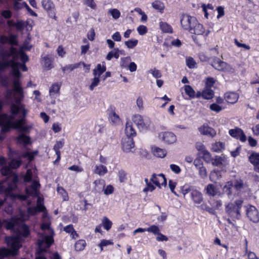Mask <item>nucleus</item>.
Wrapping results in <instances>:
<instances>
[{
  "label": "nucleus",
  "mask_w": 259,
  "mask_h": 259,
  "mask_svg": "<svg viewBox=\"0 0 259 259\" xmlns=\"http://www.w3.org/2000/svg\"><path fill=\"white\" fill-rule=\"evenodd\" d=\"M24 219L21 215L15 216L11 219L3 221V225L7 230L15 233V236H7L5 242L10 249L6 247L0 248V259L9 255L16 256L18 254L19 249L21 247L20 237H27L30 233L28 226L24 224Z\"/></svg>",
  "instance_id": "1"
},
{
  "label": "nucleus",
  "mask_w": 259,
  "mask_h": 259,
  "mask_svg": "<svg viewBox=\"0 0 259 259\" xmlns=\"http://www.w3.org/2000/svg\"><path fill=\"white\" fill-rule=\"evenodd\" d=\"M28 61V57L25 53L12 47L1 52L0 71H4L11 66L13 75L19 78L21 75L19 69L21 68L23 71H27V68L24 63Z\"/></svg>",
  "instance_id": "2"
},
{
  "label": "nucleus",
  "mask_w": 259,
  "mask_h": 259,
  "mask_svg": "<svg viewBox=\"0 0 259 259\" xmlns=\"http://www.w3.org/2000/svg\"><path fill=\"white\" fill-rule=\"evenodd\" d=\"M17 180V177L13 176L0 183V192L6 194V197L4 200L0 199V207L4 204L6 198L8 197H11L13 199L15 198H18L21 200L26 199L27 197L25 195L14 194L13 193V191L16 188Z\"/></svg>",
  "instance_id": "3"
},
{
  "label": "nucleus",
  "mask_w": 259,
  "mask_h": 259,
  "mask_svg": "<svg viewBox=\"0 0 259 259\" xmlns=\"http://www.w3.org/2000/svg\"><path fill=\"white\" fill-rule=\"evenodd\" d=\"M44 218H45V216ZM44 219L45 220L41 226V228L45 234L48 233V235H42L38 240V245L41 252L45 251L54 242L53 238V231L50 228V223L46 220V218Z\"/></svg>",
  "instance_id": "4"
},
{
  "label": "nucleus",
  "mask_w": 259,
  "mask_h": 259,
  "mask_svg": "<svg viewBox=\"0 0 259 259\" xmlns=\"http://www.w3.org/2000/svg\"><path fill=\"white\" fill-rule=\"evenodd\" d=\"M182 193L185 199H188L190 197L195 204H199L203 201L202 194L194 187H184Z\"/></svg>",
  "instance_id": "5"
},
{
  "label": "nucleus",
  "mask_w": 259,
  "mask_h": 259,
  "mask_svg": "<svg viewBox=\"0 0 259 259\" xmlns=\"http://www.w3.org/2000/svg\"><path fill=\"white\" fill-rule=\"evenodd\" d=\"M243 201L242 200H237L234 203H228L225 207L226 213L230 217L239 219L240 215V209L241 207Z\"/></svg>",
  "instance_id": "6"
},
{
  "label": "nucleus",
  "mask_w": 259,
  "mask_h": 259,
  "mask_svg": "<svg viewBox=\"0 0 259 259\" xmlns=\"http://www.w3.org/2000/svg\"><path fill=\"white\" fill-rule=\"evenodd\" d=\"M211 66L215 69L229 73H234L235 69L230 65L221 61L218 58H214L211 62Z\"/></svg>",
  "instance_id": "7"
},
{
  "label": "nucleus",
  "mask_w": 259,
  "mask_h": 259,
  "mask_svg": "<svg viewBox=\"0 0 259 259\" xmlns=\"http://www.w3.org/2000/svg\"><path fill=\"white\" fill-rule=\"evenodd\" d=\"M158 139L166 145H171L177 141V136L172 132H162L158 134Z\"/></svg>",
  "instance_id": "8"
},
{
  "label": "nucleus",
  "mask_w": 259,
  "mask_h": 259,
  "mask_svg": "<svg viewBox=\"0 0 259 259\" xmlns=\"http://www.w3.org/2000/svg\"><path fill=\"white\" fill-rule=\"evenodd\" d=\"M122 150L126 153H134L136 150L133 138L125 137L121 141Z\"/></svg>",
  "instance_id": "9"
},
{
  "label": "nucleus",
  "mask_w": 259,
  "mask_h": 259,
  "mask_svg": "<svg viewBox=\"0 0 259 259\" xmlns=\"http://www.w3.org/2000/svg\"><path fill=\"white\" fill-rule=\"evenodd\" d=\"M41 6L48 12L50 17L56 20L55 6L51 0H42Z\"/></svg>",
  "instance_id": "10"
},
{
  "label": "nucleus",
  "mask_w": 259,
  "mask_h": 259,
  "mask_svg": "<svg viewBox=\"0 0 259 259\" xmlns=\"http://www.w3.org/2000/svg\"><path fill=\"white\" fill-rule=\"evenodd\" d=\"M132 119L140 130H146L150 125L149 122L145 120L142 116L139 114L134 115Z\"/></svg>",
  "instance_id": "11"
},
{
  "label": "nucleus",
  "mask_w": 259,
  "mask_h": 259,
  "mask_svg": "<svg viewBox=\"0 0 259 259\" xmlns=\"http://www.w3.org/2000/svg\"><path fill=\"white\" fill-rule=\"evenodd\" d=\"M21 163L20 160L13 159L9 164L10 167L3 165L1 170L2 175L5 176H11L12 175L11 168H17L21 165Z\"/></svg>",
  "instance_id": "12"
},
{
  "label": "nucleus",
  "mask_w": 259,
  "mask_h": 259,
  "mask_svg": "<svg viewBox=\"0 0 259 259\" xmlns=\"http://www.w3.org/2000/svg\"><path fill=\"white\" fill-rule=\"evenodd\" d=\"M193 19L194 23L190 24L189 29H186L190 33L196 35H202L204 33L205 30L203 25L199 23L196 18Z\"/></svg>",
  "instance_id": "13"
},
{
  "label": "nucleus",
  "mask_w": 259,
  "mask_h": 259,
  "mask_svg": "<svg viewBox=\"0 0 259 259\" xmlns=\"http://www.w3.org/2000/svg\"><path fill=\"white\" fill-rule=\"evenodd\" d=\"M150 181L160 188L161 186H165L166 185V178L164 175L161 174L158 175L153 174L151 176Z\"/></svg>",
  "instance_id": "14"
},
{
  "label": "nucleus",
  "mask_w": 259,
  "mask_h": 259,
  "mask_svg": "<svg viewBox=\"0 0 259 259\" xmlns=\"http://www.w3.org/2000/svg\"><path fill=\"white\" fill-rule=\"evenodd\" d=\"M195 18V17L187 14H182L181 17L180 23L183 29L185 30L186 29H189L190 24H191V23H194V20L192 19H194Z\"/></svg>",
  "instance_id": "15"
},
{
  "label": "nucleus",
  "mask_w": 259,
  "mask_h": 259,
  "mask_svg": "<svg viewBox=\"0 0 259 259\" xmlns=\"http://www.w3.org/2000/svg\"><path fill=\"white\" fill-rule=\"evenodd\" d=\"M46 210V208L43 204V199L39 196L37 198L36 206L28 208V212L31 214H34L37 212H45Z\"/></svg>",
  "instance_id": "16"
},
{
  "label": "nucleus",
  "mask_w": 259,
  "mask_h": 259,
  "mask_svg": "<svg viewBox=\"0 0 259 259\" xmlns=\"http://www.w3.org/2000/svg\"><path fill=\"white\" fill-rule=\"evenodd\" d=\"M233 182V186L238 194L244 192L247 188V184L241 179H236Z\"/></svg>",
  "instance_id": "17"
},
{
  "label": "nucleus",
  "mask_w": 259,
  "mask_h": 259,
  "mask_svg": "<svg viewBox=\"0 0 259 259\" xmlns=\"http://www.w3.org/2000/svg\"><path fill=\"white\" fill-rule=\"evenodd\" d=\"M247 215L249 220L253 222H258L259 215L257 209L253 206H250L247 209Z\"/></svg>",
  "instance_id": "18"
},
{
  "label": "nucleus",
  "mask_w": 259,
  "mask_h": 259,
  "mask_svg": "<svg viewBox=\"0 0 259 259\" xmlns=\"http://www.w3.org/2000/svg\"><path fill=\"white\" fill-rule=\"evenodd\" d=\"M40 188V184L37 181H34L32 182L30 187L26 189V194L28 196H37L38 195V189Z\"/></svg>",
  "instance_id": "19"
},
{
  "label": "nucleus",
  "mask_w": 259,
  "mask_h": 259,
  "mask_svg": "<svg viewBox=\"0 0 259 259\" xmlns=\"http://www.w3.org/2000/svg\"><path fill=\"white\" fill-rule=\"evenodd\" d=\"M200 133L203 135L211 137H213L216 135L215 131L212 128L208 126L207 124H203L199 128Z\"/></svg>",
  "instance_id": "20"
},
{
  "label": "nucleus",
  "mask_w": 259,
  "mask_h": 259,
  "mask_svg": "<svg viewBox=\"0 0 259 259\" xmlns=\"http://www.w3.org/2000/svg\"><path fill=\"white\" fill-rule=\"evenodd\" d=\"M61 83L54 82L50 88L49 95L52 98H55L59 95V91L61 87Z\"/></svg>",
  "instance_id": "21"
},
{
  "label": "nucleus",
  "mask_w": 259,
  "mask_h": 259,
  "mask_svg": "<svg viewBox=\"0 0 259 259\" xmlns=\"http://www.w3.org/2000/svg\"><path fill=\"white\" fill-rule=\"evenodd\" d=\"M227 160L225 156H215L212 160V164L215 166H221L227 164Z\"/></svg>",
  "instance_id": "22"
},
{
  "label": "nucleus",
  "mask_w": 259,
  "mask_h": 259,
  "mask_svg": "<svg viewBox=\"0 0 259 259\" xmlns=\"http://www.w3.org/2000/svg\"><path fill=\"white\" fill-rule=\"evenodd\" d=\"M224 98L228 103L234 104L238 101L239 95L235 92H230L225 94Z\"/></svg>",
  "instance_id": "23"
},
{
  "label": "nucleus",
  "mask_w": 259,
  "mask_h": 259,
  "mask_svg": "<svg viewBox=\"0 0 259 259\" xmlns=\"http://www.w3.org/2000/svg\"><path fill=\"white\" fill-rule=\"evenodd\" d=\"M125 133L126 137L133 138L136 135V132L131 122L127 121L125 124Z\"/></svg>",
  "instance_id": "24"
},
{
  "label": "nucleus",
  "mask_w": 259,
  "mask_h": 259,
  "mask_svg": "<svg viewBox=\"0 0 259 259\" xmlns=\"http://www.w3.org/2000/svg\"><path fill=\"white\" fill-rule=\"evenodd\" d=\"M233 181H228L223 188V192L226 194L229 198H232V189L233 187Z\"/></svg>",
  "instance_id": "25"
},
{
  "label": "nucleus",
  "mask_w": 259,
  "mask_h": 259,
  "mask_svg": "<svg viewBox=\"0 0 259 259\" xmlns=\"http://www.w3.org/2000/svg\"><path fill=\"white\" fill-rule=\"evenodd\" d=\"M64 145V142L63 141H57L56 144H55L53 149L56 152V155H57V158L55 161H59L61 159V153L60 151V149L62 148Z\"/></svg>",
  "instance_id": "26"
},
{
  "label": "nucleus",
  "mask_w": 259,
  "mask_h": 259,
  "mask_svg": "<svg viewBox=\"0 0 259 259\" xmlns=\"http://www.w3.org/2000/svg\"><path fill=\"white\" fill-rule=\"evenodd\" d=\"M64 231L67 233L70 234L72 239H76L78 237V235L74 230L72 225H69L64 227Z\"/></svg>",
  "instance_id": "27"
},
{
  "label": "nucleus",
  "mask_w": 259,
  "mask_h": 259,
  "mask_svg": "<svg viewBox=\"0 0 259 259\" xmlns=\"http://www.w3.org/2000/svg\"><path fill=\"white\" fill-rule=\"evenodd\" d=\"M106 69L105 66H102L100 64H98L96 68L93 70V75L100 77L101 74L106 71Z\"/></svg>",
  "instance_id": "28"
},
{
  "label": "nucleus",
  "mask_w": 259,
  "mask_h": 259,
  "mask_svg": "<svg viewBox=\"0 0 259 259\" xmlns=\"http://www.w3.org/2000/svg\"><path fill=\"white\" fill-rule=\"evenodd\" d=\"M153 152L155 156L160 158L164 157L167 153V151L165 149L158 147L154 148L153 149Z\"/></svg>",
  "instance_id": "29"
},
{
  "label": "nucleus",
  "mask_w": 259,
  "mask_h": 259,
  "mask_svg": "<svg viewBox=\"0 0 259 259\" xmlns=\"http://www.w3.org/2000/svg\"><path fill=\"white\" fill-rule=\"evenodd\" d=\"M206 190L207 193L211 196H214L219 193L218 189L213 184H208Z\"/></svg>",
  "instance_id": "30"
},
{
  "label": "nucleus",
  "mask_w": 259,
  "mask_h": 259,
  "mask_svg": "<svg viewBox=\"0 0 259 259\" xmlns=\"http://www.w3.org/2000/svg\"><path fill=\"white\" fill-rule=\"evenodd\" d=\"M94 184L95 185L96 190L99 192L102 191L105 187V182L102 179L96 180L94 182Z\"/></svg>",
  "instance_id": "31"
},
{
  "label": "nucleus",
  "mask_w": 259,
  "mask_h": 259,
  "mask_svg": "<svg viewBox=\"0 0 259 259\" xmlns=\"http://www.w3.org/2000/svg\"><path fill=\"white\" fill-rule=\"evenodd\" d=\"M101 226L106 231H109L112 226V222L106 217H104L102 220Z\"/></svg>",
  "instance_id": "32"
},
{
  "label": "nucleus",
  "mask_w": 259,
  "mask_h": 259,
  "mask_svg": "<svg viewBox=\"0 0 259 259\" xmlns=\"http://www.w3.org/2000/svg\"><path fill=\"white\" fill-rule=\"evenodd\" d=\"M214 96L213 91L209 88H205L202 93V97L205 99H210Z\"/></svg>",
  "instance_id": "33"
},
{
  "label": "nucleus",
  "mask_w": 259,
  "mask_h": 259,
  "mask_svg": "<svg viewBox=\"0 0 259 259\" xmlns=\"http://www.w3.org/2000/svg\"><path fill=\"white\" fill-rule=\"evenodd\" d=\"M119 50L118 48L113 49L107 54L106 59L107 60H110L113 57L118 59L119 57Z\"/></svg>",
  "instance_id": "34"
},
{
  "label": "nucleus",
  "mask_w": 259,
  "mask_h": 259,
  "mask_svg": "<svg viewBox=\"0 0 259 259\" xmlns=\"http://www.w3.org/2000/svg\"><path fill=\"white\" fill-rule=\"evenodd\" d=\"M107 172L106 166L103 165H96L94 172L100 176H103Z\"/></svg>",
  "instance_id": "35"
},
{
  "label": "nucleus",
  "mask_w": 259,
  "mask_h": 259,
  "mask_svg": "<svg viewBox=\"0 0 259 259\" xmlns=\"http://www.w3.org/2000/svg\"><path fill=\"white\" fill-rule=\"evenodd\" d=\"M160 27L161 30L165 33H172V28L171 26L166 22H161L160 23Z\"/></svg>",
  "instance_id": "36"
},
{
  "label": "nucleus",
  "mask_w": 259,
  "mask_h": 259,
  "mask_svg": "<svg viewBox=\"0 0 259 259\" xmlns=\"http://www.w3.org/2000/svg\"><path fill=\"white\" fill-rule=\"evenodd\" d=\"M86 246V242L85 240L81 239L78 240L75 244V249L77 251L83 250Z\"/></svg>",
  "instance_id": "37"
},
{
  "label": "nucleus",
  "mask_w": 259,
  "mask_h": 259,
  "mask_svg": "<svg viewBox=\"0 0 259 259\" xmlns=\"http://www.w3.org/2000/svg\"><path fill=\"white\" fill-rule=\"evenodd\" d=\"M224 144L221 142H217L212 145L211 149L214 152H219L224 149Z\"/></svg>",
  "instance_id": "38"
},
{
  "label": "nucleus",
  "mask_w": 259,
  "mask_h": 259,
  "mask_svg": "<svg viewBox=\"0 0 259 259\" xmlns=\"http://www.w3.org/2000/svg\"><path fill=\"white\" fill-rule=\"evenodd\" d=\"M185 93L190 98H194L195 96V92L193 88L189 85H185L184 87Z\"/></svg>",
  "instance_id": "39"
},
{
  "label": "nucleus",
  "mask_w": 259,
  "mask_h": 259,
  "mask_svg": "<svg viewBox=\"0 0 259 259\" xmlns=\"http://www.w3.org/2000/svg\"><path fill=\"white\" fill-rule=\"evenodd\" d=\"M43 61L44 62V66L49 70L53 67V60L51 58L48 56H45L43 58Z\"/></svg>",
  "instance_id": "40"
},
{
  "label": "nucleus",
  "mask_w": 259,
  "mask_h": 259,
  "mask_svg": "<svg viewBox=\"0 0 259 259\" xmlns=\"http://www.w3.org/2000/svg\"><path fill=\"white\" fill-rule=\"evenodd\" d=\"M57 191L60 195L62 196L64 201L68 200L69 197L68 196V193L62 187L58 186L57 188Z\"/></svg>",
  "instance_id": "41"
},
{
  "label": "nucleus",
  "mask_w": 259,
  "mask_h": 259,
  "mask_svg": "<svg viewBox=\"0 0 259 259\" xmlns=\"http://www.w3.org/2000/svg\"><path fill=\"white\" fill-rule=\"evenodd\" d=\"M110 119L111 122L115 125L119 124L120 123V119L119 116L115 112L110 113Z\"/></svg>",
  "instance_id": "42"
},
{
  "label": "nucleus",
  "mask_w": 259,
  "mask_h": 259,
  "mask_svg": "<svg viewBox=\"0 0 259 259\" xmlns=\"http://www.w3.org/2000/svg\"><path fill=\"white\" fill-rule=\"evenodd\" d=\"M18 143L20 144H28L30 143V138L25 135L21 134L17 138Z\"/></svg>",
  "instance_id": "43"
},
{
  "label": "nucleus",
  "mask_w": 259,
  "mask_h": 259,
  "mask_svg": "<svg viewBox=\"0 0 259 259\" xmlns=\"http://www.w3.org/2000/svg\"><path fill=\"white\" fill-rule=\"evenodd\" d=\"M152 6L154 9L160 11H162L164 8L163 4L162 2L158 1H156L153 2L152 3Z\"/></svg>",
  "instance_id": "44"
},
{
  "label": "nucleus",
  "mask_w": 259,
  "mask_h": 259,
  "mask_svg": "<svg viewBox=\"0 0 259 259\" xmlns=\"http://www.w3.org/2000/svg\"><path fill=\"white\" fill-rule=\"evenodd\" d=\"M108 13L110 14L114 19H117L120 16V12L117 9H111L109 10Z\"/></svg>",
  "instance_id": "45"
},
{
  "label": "nucleus",
  "mask_w": 259,
  "mask_h": 259,
  "mask_svg": "<svg viewBox=\"0 0 259 259\" xmlns=\"http://www.w3.org/2000/svg\"><path fill=\"white\" fill-rule=\"evenodd\" d=\"M249 161L250 162L253 164V165L256 164H258L259 163V153H252L249 156Z\"/></svg>",
  "instance_id": "46"
},
{
  "label": "nucleus",
  "mask_w": 259,
  "mask_h": 259,
  "mask_svg": "<svg viewBox=\"0 0 259 259\" xmlns=\"http://www.w3.org/2000/svg\"><path fill=\"white\" fill-rule=\"evenodd\" d=\"M30 41V38L29 37H27L25 39V41H24L22 47H21L20 50H19V51H22L23 52H23L24 50L29 51L31 49V47H32L31 45H29Z\"/></svg>",
  "instance_id": "47"
},
{
  "label": "nucleus",
  "mask_w": 259,
  "mask_h": 259,
  "mask_svg": "<svg viewBox=\"0 0 259 259\" xmlns=\"http://www.w3.org/2000/svg\"><path fill=\"white\" fill-rule=\"evenodd\" d=\"M100 83V77L94 76V78L92 80V83L89 86V89L93 91L94 88L97 87Z\"/></svg>",
  "instance_id": "48"
},
{
  "label": "nucleus",
  "mask_w": 259,
  "mask_h": 259,
  "mask_svg": "<svg viewBox=\"0 0 259 259\" xmlns=\"http://www.w3.org/2000/svg\"><path fill=\"white\" fill-rule=\"evenodd\" d=\"M146 231L152 233L154 235H157L160 232V230L158 226L152 225L149 228H146Z\"/></svg>",
  "instance_id": "49"
},
{
  "label": "nucleus",
  "mask_w": 259,
  "mask_h": 259,
  "mask_svg": "<svg viewBox=\"0 0 259 259\" xmlns=\"http://www.w3.org/2000/svg\"><path fill=\"white\" fill-rule=\"evenodd\" d=\"M114 191V188L113 186L111 185H107L106 187H105L103 189L104 194L106 195H110L113 193Z\"/></svg>",
  "instance_id": "50"
},
{
  "label": "nucleus",
  "mask_w": 259,
  "mask_h": 259,
  "mask_svg": "<svg viewBox=\"0 0 259 259\" xmlns=\"http://www.w3.org/2000/svg\"><path fill=\"white\" fill-rule=\"evenodd\" d=\"M202 154H203V158L206 162L212 163L213 158L211 157L210 153L207 150L205 151Z\"/></svg>",
  "instance_id": "51"
},
{
  "label": "nucleus",
  "mask_w": 259,
  "mask_h": 259,
  "mask_svg": "<svg viewBox=\"0 0 259 259\" xmlns=\"http://www.w3.org/2000/svg\"><path fill=\"white\" fill-rule=\"evenodd\" d=\"M138 41L137 39H131L125 42V45L128 49H133L138 44Z\"/></svg>",
  "instance_id": "52"
},
{
  "label": "nucleus",
  "mask_w": 259,
  "mask_h": 259,
  "mask_svg": "<svg viewBox=\"0 0 259 259\" xmlns=\"http://www.w3.org/2000/svg\"><path fill=\"white\" fill-rule=\"evenodd\" d=\"M209 108L211 111L215 112H219L222 110V107L217 103H213L209 106Z\"/></svg>",
  "instance_id": "53"
},
{
  "label": "nucleus",
  "mask_w": 259,
  "mask_h": 259,
  "mask_svg": "<svg viewBox=\"0 0 259 259\" xmlns=\"http://www.w3.org/2000/svg\"><path fill=\"white\" fill-rule=\"evenodd\" d=\"M186 64L190 68H194L195 67L196 63L193 58L189 57L186 59Z\"/></svg>",
  "instance_id": "54"
},
{
  "label": "nucleus",
  "mask_w": 259,
  "mask_h": 259,
  "mask_svg": "<svg viewBox=\"0 0 259 259\" xmlns=\"http://www.w3.org/2000/svg\"><path fill=\"white\" fill-rule=\"evenodd\" d=\"M215 80L212 77H208L206 79V81L205 82L206 87L207 88L210 89L211 87L213 86L214 83H215Z\"/></svg>",
  "instance_id": "55"
},
{
  "label": "nucleus",
  "mask_w": 259,
  "mask_h": 259,
  "mask_svg": "<svg viewBox=\"0 0 259 259\" xmlns=\"http://www.w3.org/2000/svg\"><path fill=\"white\" fill-rule=\"evenodd\" d=\"M136 105L139 108V111H142L144 109L143 106V100L141 97H139L136 100Z\"/></svg>",
  "instance_id": "56"
},
{
  "label": "nucleus",
  "mask_w": 259,
  "mask_h": 259,
  "mask_svg": "<svg viewBox=\"0 0 259 259\" xmlns=\"http://www.w3.org/2000/svg\"><path fill=\"white\" fill-rule=\"evenodd\" d=\"M241 129L239 128H236L235 129H231L229 131L230 135L234 138H237V137L239 136V131H241Z\"/></svg>",
  "instance_id": "57"
},
{
  "label": "nucleus",
  "mask_w": 259,
  "mask_h": 259,
  "mask_svg": "<svg viewBox=\"0 0 259 259\" xmlns=\"http://www.w3.org/2000/svg\"><path fill=\"white\" fill-rule=\"evenodd\" d=\"M137 31L139 34L140 35H144L147 32V28L144 25H140L137 28Z\"/></svg>",
  "instance_id": "58"
},
{
  "label": "nucleus",
  "mask_w": 259,
  "mask_h": 259,
  "mask_svg": "<svg viewBox=\"0 0 259 259\" xmlns=\"http://www.w3.org/2000/svg\"><path fill=\"white\" fill-rule=\"evenodd\" d=\"M84 4L92 9H96V4L94 0H84Z\"/></svg>",
  "instance_id": "59"
},
{
  "label": "nucleus",
  "mask_w": 259,
  "mask_h": 259,
  "mask_svg": "<svg viewBox=\"0 0 259 259\" xmlns=\"http://www.w3.org/2000/svg\"><path fill=\"white\" fill-rule=\"evenodd\" d=\"M111 244H113V242L111 241L104 239L101 241L99 245L101 248V251H102L103 247Z\"/></svg>",
  "instance_id": "60"
},
{
  "label": "nucleus",
  "mask_w": 259,
  "mask_h": 259,
  "mask_svg": "<svg viewBox=\"0 0 259 259\" xmlns=\"http://www.w3.org/2000/svg\"><path fill=\"white\" fill-rule=\"evenodd\" d=\"M170 169L175 174H179L181 172V168L177 165L171 164L170 165Z\"/></svg>",
  "instance_id": "61"
},
{
  "label": "nucleus",
  "mask_w": 259,
  "mask_h": 259,
  "mask_svg": "<svg viewBox=\"0 0 259 259\" xmlns=\"http://www.w3.org/2000/svg\"><path fill=\"white\" fill-rule=\"evenodd\" d=\"M199 169V174L202 178H205L207 177L206 169L203 166L198 168Z\"/></svg>",
  "instance_id": "62"
},
{
  "label": "nucleus",
  "mask_w": 259,
  "mask_h": 259,
  "mask_svg": "<svg viewBox=\"0 0 259 259\" xmlns=\"http://www.w3.org/2000/svg\"><path fill=\"white\" fill-rule=\"evenodd\" d=\"M196 148L199 151L202 153L207 150L205 149L204 145L201 142H197L196 144Z\"/></svg>",
  "instance_id": "63"
},
{
  "label": "nucleus",
  "mask_w": 259,
  "mask_h": 259,
  "mask_svg": "<svg viewBox=\"0 0 259 259\" xmlns=\"http://www.w3.org/2000/svg\"><path fill=\"white\" fill-rule=\"evenodd\" d=\"M149 72L155 78H158L161 76L160 72L156 69H151Z\"/></svg>",
  "instance_id": "64"
}]
</instances>
